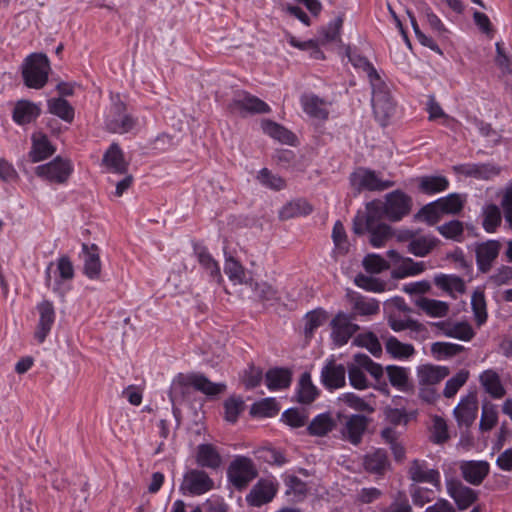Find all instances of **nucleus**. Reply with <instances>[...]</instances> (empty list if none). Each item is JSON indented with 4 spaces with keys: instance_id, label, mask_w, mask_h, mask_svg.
<instances>
[{
    "instance_id": "f257e3e1",
    "label": "nucleus",
    "mask_w": 512,
    "mask_h": 512,
    "mask_svg": "<svg viewBox=\"0 0 512 512\" xmlns=\"http://www.w3.org/2000/svg\"><path fill=\"white\" fill-rule=\"evenodd\" d=\"M50 72V63L45 54L32 53L22 64V77L27 87L33 89L43 88Z\"/></svg>"
},
{
    "instance_id": "f03ea898",
    "label": "nucleus",
    "mask_w": 512,
    "mask_h": 512,
    "mask_svg": "<svg viewBox=\"0 0 512 512\" xmlns=\"http://www.w3.org/2000/svg\"><path fill=\"white\" fill-rule=\"evenodd\" d=\"M347 370L351 386L358 390H364L369 387L366 373H369L375 379H379L383 375L382 366L373 362L365 354H356L353 361L348 364Z\"/></svg>"
},
{
    "instance_id": "7ed1b4c3",
    "label": "nucleus",
    "mask_w": 512,
    "mask_h": 512,
    "mask_svg": "<svg viewBox=\"0 0 512 512\" xmlns=\"http://www.w3.org/2000/svg\"><path fill=\"white\" fill-rule=\"evenodd\" d=\"M74 277V267L67 256H62L55 263L50 262L45 269V284L54 293L64 295V282L71 281Z\"/></svg>"
},
{
    "instance_id": "20e7f679",
    "label": "nucleus",
    "mask_w": 512,
    "mask_h": 512,
    "mask_svg": "<svg viewBox=\"0 0 512 512\" xmlns=\"http://www.w3.org/2000/svg\"><path fill=\"white\" fill-rule=\"evenodd\" d=\"M105 124L113 133H127L135 126V121L125 113V104L119 96L111 97V105L105 114Z\"/></svg>"
},
{
    "instance_id": "39448f33",
    "label": "nucleus",
    "mask_w": 512,
    "mask_h": 512,
    "mask_svg": "<svg viewBox=\"0 0 512 512\" xmlns=\"http://www.w3.org/2000/svg\"><path fill=\"white\" fill-rule=\"evenodd\" d=\"M227 476L238 490L244 489L257 476V470L251 459L237 456L229 465Z\"/></svg>"
},
{
    "instance_id": "423d86ee",
    "label": "nucleus",
    "mask_w": 512,
    "mask_h": 512,
    "mask_svg": "<svg viewBox=\"0 0 512 512\" xmlns=\"http://www.w3.org/2000/svg\"><path fill=\"white\" fill-rule=\"evenodd\" d=\"M73 172V165L70 160L56 157L52 161L39 165L35 169V173L43 180L63 184Z\"/></svg>"
},
{
    "instance_id": "0eeeda50",
    "label": "nucleus",
    "mask_w": 512,
    "mask_h": 512,
    "mask_svg": "<svg viewBox=\"0 0 512 512\" xmlns=\"http://www.w3.org/2000/svg\"><path fill=\"white\" fill-rule=\"evenodd\" d=\"M229 109L232 113L241 116L270 112V107L267 103L246 91H238L235 93L229 104Z\"/></svg>"
},
{
    "instance_id": "6e6552de",
    "label": "nucleus",
    "mask_w": 512,
    "mask_h": 512,
    "mask_svg": "<svg viewBox=\"0 0 512 512\" xmlns=\"http://www.w3.org/2000/svg\"><path fill=\"white\" fill-rule=\"evenodd\" d=\"M213 486L214 482L206 472L190 469L183 476L180 491L184 495L198 496L209 492Z\"/></svg>"
},
{
    "instance_id": "1a4fd4ad",
    "label": "nucleus",
    "mask_w": 512,
    "mask_h": 512,
    "mask_svg": "<svg viewBox=\"0 0 512 512\" xmlns=\"http://www.w3.org/2000/svg\"><path fill=\"white\" fill-rule=\"evenodd\" d=\"M351 185L357 190L382 191L394 186L390 180H382L370 169L359 168L350 177Z\"/></svg>"
},
{
    "instance_id": "9d476101",
    "label": "nucleus",
    "mask_w": 512,
    "mask_h": 512,
    "mask_svg": "<svg viewBox=\"0 0 512 512\" xmlns=\"http://www.w3.org/2000/svg\"><path fill=\"white\" fill-rule=\"evenodd\" d=\"M411 198L400 190L386 195L383 214L390 221H399L411 210Z\"/></svg>"
},
{
    "instance_id": "9b49d317",
    "label": "nucleus",
    "mask_w": 512,
    "mask_h": 512,
    "mask_svg": "<svg viewBox=\"0 0 512 512\" xmlns=\"http://www.w3.org/2000/svg\"><path fill=\"white\" fill-rule=\"evenodd\" d=\"M278 492V483L273 479H260L246 495L249 506L260 507L271 502Z\"/></svg>"
},
{
    "instance_id": "f8f14e48",
    "label": "nucleus",
    "mask_w": 512,
    "mask_h": 512,
    "mask_svg": "<svg viewBox=\"0 0 512 512\" xmlns=\"http://www.w3.org/2000/svg\"><path fill=\"white\" fill-rule=\"evenodd\" d=\"M413 484L428 483L437 491L441 490V475L437 469L430 468L425 460L415 459L408 469Z\"/></svg>"
},
{
    "instance_id": "ddd939ff",
    "label": "nucleus",
    "mask_w": 512,
    "mask_h": 512,
    "mask_svg": "<svg viewBox=\"0 0 512 512\" xmlns=\"http://www.w3.org/2000/svg\"><path fill=\"white\" fill-rule=\"evenodd\" d=\"M372 106L376 117L386 118L393 111V103L386 85L379 80H371Z\"/></svg>"
},
{
    "instance_id": "4468645a",
    "label": "nucleus",
    "mask_w": 512,
    "mask_h": 512,
    "mask_svg": "<svg viewBox=\"0 0 512 512\" xmlns=\"http://www.w3.org/2000/svg\"><path fill=\"white\" fill-rule=\"evenodd\" d=\"M331 337L335 345H345L351 336L357 331L358 326L354 324L345 313H338L331 321Z\"/></svg>"
},
{
    "instance_id": "2eb2a0df",
    "label": "nucleus",
    "mask_w": 512,
    "mask_h": 512,
    "mask_svg": "<svg viewBox=\"0 0 512 512\" xmlns=\"http://www.w3.org/2000/svg\"><path fill=\"white\" fill-rule=\"evenodd\" d=\"M453 414L460 426H470L478 414V399L475 392L462 396Z\"/></svg>"
},
{
    "instance_id": "dca6fc26",
    "label": "nucleus",
    "mask_w": 512,
    "mask_h": 512,
    "mask_svg": "<svg viewBox=\"0 0 512 512\" xmlns=\"http://www.w3.org/2000/svg\"><path fill=\"white\" fill-rule=\"evenodd\" d=\"M300 103L303 111L311 118L326 121L329 118L331 103L313 93L301 96Z\"/></svg>"
},
{
    "instance_id": "f3484780",
    "label": "nucleus",
    "mask_w": 512,
    "mask_h": 512,
    "mask_svg": "<svg viewBox=\"0 0 512 512\" xmlns=\"http://www.w3.org/2000/svg\"><path fill=\"white\" fill-rule=\"evenodd\" d=\"M446 486L448 495L455 501L459 510L467 509L477 500L476 492L461 482L448 480Z\"/></svg>"
},
{
    "instance_id": "a211bd4d",
    "label": "nucleus",
    "mask_w": 512,
    "mask_h": 512,
    "mask_svg": "<svg viewBox=\"0 0 512 512\" xmlns=\"http://www.w3.org/2000/svg\"><path fill=\"white\" fill-rule=\"evenodd\" d=\"M37 310L39 312V322L35 331V338L39 343H42L50 333L55 321V310L52 302L47 300L38 304Z\"/></svg>"
},
{
    "instance_id": "6ab92c4d",
    "label": "nucleus",
    "mask_w": 512,
    "mask_h": 512,
    "mask_svg": "<svg viewBox=\"0 0 512 512\" xmlns=\"http://www.w3.org/2000/svg\"><path fill=\"white\" fill-rule=\"evenodd\" d=\"M81 257L84 274L92 280L98 279L101 273L99 249L95 244H83Z\"/></svg>"
},
{
    "instance_id": "aec40b11",
    "label": "nucleus",
    "mask_w": 512,
    "mask_h": 512,
    "mask_svg": "<svg viewBox=\"0 0 512 512\" xmlns=\"http://www.w3.org/2000/svg\"><path fill=\"white\" fill-rule=\"evenodd\" d=\"M434 325L446 337L469 341L474 336V331L467 322L440 321Z\"/></svg>"
},
{
    "instance_id": "412c9836",
    "label": "nucleus",
    "mask_w": 512,
    "mask_h": 512,
    "mask_svg": "<svg viewBox=\"0 0 512 512\" xmlns=\"http://www.w3.org/2000/svg\"><path fill=\"white\" fill-rule=\"evenodd\" d=\"M457 173L474 177L479 180H489L500 173L499 167L493 164H461L453 168Z\"/></svg>"
},
{
    "instance_id": "4be33fe9",
    "label": "nucleus",
    "mask_w": 512,
    "mask_h": 512,
    "mask_svg": "<svg viewBox=\"0 0 512 512\" xmlns=\"http://www.w3.org/2000/svg\"><path fill=\"white\" fill-rule=\"evenodd\" d=\"M41 113L39 104L29 100H19L16 102L12 119L18 125H26L35 121Z\"/></svg>"
},
{
    "instance_id": "5701e85b",
    "label": "nucleus",
    "mask_w": 512,
    "mask_h": 512,
    "mask_svg": "<svg viewBox=\"0 0 512 512\" xmlns=\"http://www.w3.org/2000/svg\"><path fill=\"white\" fill-rule=\"evenodd\" d=\"M346 369L341 364L329 361L321 371V380L329 389H338L345 385Z\"/></svg>"
},
{
    "instance_id": "b1692460",
    "label": "nucleus",
    "mask_w": 512,
    "mask_h": 512,
    "mask_svg": "<svg viewBox=\"0 0 512 512\" xmlns=\"http://www.w3.org/2000/svg\"><path fill=\"white\" fill-rule=\"evenodd\" d=\"M195 255L201 267L208 274L211 281L220 284L223 281L219 263L213 258L206 247L195 246Z\"/></svg>"
},
{
    "instance_id": "393cba45",
    "label": "nucleus",
    "mask_w": 512,
    "mask_h": 512,
    "mask_svg": "<svg viewBox=\"0 0 512 512\" xmlns=\"http://www.w3.org/2000/svg\"><path fill=\"white\" fill-rule=\"evenodd\" d=\"M449 375V369L445 366L424 364L417 368L419 385H433L440 383Z\"/></svg>"
},
{
    "instance_id": "a878e982",
    "label": "nucleus",
    "mask_w": 512,
    "mask_h": 512,
    "mask_svg": "<svg viewBox=\"0 0 512 512\" xmlns=\"http://www.w3.org/2000/svg\"><path fill=\"white\" fill-rule=\"evenodd\" d=\"M489 463L486 461H468L461 465L464 479L473 484L479 485L489 473Z\"/></svg>"
},
{
    "instance_id": "bb28decb",
    "label": "nucleus",
    "mask_w": 512,
    "mask_h": 512,
    "mask_svg": "<svg viewBox=\"0 0 512 512\" xmlns=\"http://www.w3.org/2000/svg\"><path fill=\"white\" fill-rule=\"evenodd\" d=\"M415 305L429 317L442 318L449 312V304L445 301L419 296L415 299Z\"/></svg>"
},
{
    "instance_id": "cd10ccee",
    "label": "nucleus",
    "mask_w": 512,
    "mask_h": 512,
    "mask_svg": "<svg viewBox=\"0 0 512 512\" xmlns=\"http://www.w3.org/2000/svg\"><path fill=\"white\" fill-rule=\"evenodd\" d=\"M499 250L500 243L496 240H489L477 246V263L482 271L489 269L492 261L498 256Z\"/></svg>"
},
{
    "instance_id": "c85d7f7f",
    "label": "nucleus",
    "mask_w": 512,
    "mask_h": 512,
    "mask_svg": "<svg viewBox=\"0 0 512 512\" xmlns=\"http://www.w3.org/2000/svg\"><path fill=\"white\" fill-rule=\"evenodd\" d=\"M419 191L433 195L448 189L449 181L442 175H426L417 178Z\"/></svg>"
},
{
    "instance_id": "c756f323",
    "label": "nucleus",
    "mask_w": 512,
    "mask_h": 512,
    "mask_svg": "<svg viewBox=\"0 0 512 512\" xmlns=\"http://www.w3.org/2000/svg\"><path fill=\"white\" fill-rule=\"evenodd\" d=\"M196 463L204 468L217 469L221 465V456L211 444H200L196 451Z\"/></svg>"
},
{
    "instance_id": "7c9ffc66",
    "label": "nucleus",
    "mask_w": 512,
    "mask_h": 512,
    "mask_svg": "<svg viewBox=\"0 0 512 512\" xmlns=\"http://www.w3.org/2000/svg\"><path fill=\"white\" fill-rule=\"evenodd\" d=\"M54 152L55 149L44 134H33L32 149L30 151V158L32 162H40L50 157Z\"/></svg>"
},
{
    "instance_id": "2f4dec72",
    "label": "nucleus",
    "mask_w": 512,
    "mask_h": 512,
    "mask_svg": "<svg viewBox=\"0 0 512 512\" xmlns=\"http://www.w3.org/2000/svg\"><path fill=\"white\" fill-rule=\"evenodd\" d=\"M366 426V417L362 415H352L345 423V427L342 431L343 436L351 443L357 444L360 442Z\"/></svg>"
},
{
    "instance_id": "473e14b6",
    "label": "nucleus",
    "mask_w": 512,
    "mask_h": 512,
    "mask_svg": "<svg viewBox=\"0 0 512 512\" xmlns=\"http://www.w3.org/2000/svg\"><path fill=\"white\" fill-rule=\"evenodd\" d=\"M388 256L395 264L400 262L397 271L399 277L415 276L424 271L425 265L423 262H414L410 258L402 259L395 250L388 251Z\"/></svg>"
},
{
    "instance_id": "72a5a7b5",
    "label": "nucleus",
    "mask_w": 512,
    "mask_h": 512,
    "mask_svg": "<svg viewBox=\"0 0 512 512\" xmlns=\"http://www.w3.org/2000/svg\"><path fill=\"white\" fill-rule=\"evenodd\" d=\"M434 282L454 298L465 292V282L458 276L440 274L435 276Z\"/></svg>"
},
{
    "instance_id": "f704fd0d",
    "label": "nucleus",
    "mask_w": 512,
    "mask_h": 512,
    "mask_svg": "<svg viewBox=\"0 0 512 512\" xmlns=\"http://www.w3.org/2000/svg\"><path fill=\"white\" fill-rule=\"evenodd\" d=\"M386 352L394 359L407 360L415 354L412 344L403 343L394 336H389L385 341Z\"/></svg>"
},
{
    "instance_id": "c9c22d12",
    "label": "nucleus",
    "mask_w": 512,
    "mask_h": 512,
    "mask_svg": "<svg viewBox=\"0 0 512 512\" xmlns=\"http://www.w3.org/2000/svg\"><path fill=\"white\" fill-rule=\"evenodd\" d=\"M292 375L288 369L273 368L267 371L265 380L269 390L285 389L291 384Z\"/></svg>"
},
{
    "instance_id": "e433bc0d",
    "label": "nucleus",
    "mask_w": 512,
    "mask_h": 512,
    "mask_svg": "<svg viewBox=\"0 0 512 512\" xmlns=\"http://www.w3.org/2000/svg\"><path fill=\"white\" fill-rule=\"evenodd\" d=\"M103 164L113 173H124L127 169L123 153L117 144H112L106 151Z\"/></svg>"
},
{
    "instance_id": "4c0bfd02",
    "label": "nucleus",
    "mask_w": 512,
    "mask_h": 512,
    "mask_svg": "<svg viewBox=\"0 0 512 512\" xmlns=\"http://www.w3.org/2000/svg\"><path fill=\"white\" fill-rule=\"evenodd\" d=\"M312 211L313 208L308 201L305 199H296L282 207L279 212V217L282 220H288L299 216L309 215Z\"/></svg>"
},
{
    "instance_id": "58836bf2",
    "label": "nucleus",
    "mask_w": 512,
    "mask_h": 512,
    "mask_svg": "<svg viewBox=\"0 0 512 512\" xmlns=\"http://www.w3.org/2000/svg\"><path fill=\"white\" fill-rule=\"evenodd\" d=\"M193 388L192 383H190V374L177 375L170 386L169 397L173 405L181 402L187 394H189L190 389Z\"/></svg>"
},
{
    "instance_id": "ea45409f",
    "label": "nucleus",
    "mask_w": 512,
    "mask_h": 512,
    "mask_svg": "<svg viewBox=\"0 0 512 512\" xmlns=\"http://www.w3.org/2000/svg\"><path fill=\"white\" fill-rule=\"evenodd\" d=\"M261 126L265 134L281 143L292 145L295 142V135L276 122L264 120Z\"/></svg>"
},
{
    "instance_id": "a19ab883",
    "label": "nucleus",
    "mask_w": 512,
    "mask_h": 512,
    "mask_svg": "<svg viewBox=\"0 0 512 512\" xmlns=\"http://www.w3.org/2000/svg\"><path fill=\"white\" fill-rule=\"evenodd\" d=\"M480 382L485 391L493 398H502L505 389L500 381L499 375L493 370H486L480 375Z\"/></svg>"
},
{
    "instance_id": "79ce46f5",
    "label": "nucleus",
    "mask_w": 512,
    "mask_h": 512,
    "mask_svg": "<svg viewBox=\"0 0 512 512\" xmlns=\"http://www.w3.org/2000/svg\"><path fill=\"white\" fill-rule=\"evenodd\" d=\"M373 204L368 206L369 215L367 217L366 226L371 233L370 242L373 247L380 248L384 245L385 241L390 235V227L386 224H379L374 227L372 222L371 207Z\"/></svg>"
},
{
    "instance_id": "37998d69",
    "label": "nucleus",
    "mask_w": 512,
    "mask_h": 512,
    "mask_svg": "<svg viewBox=\"0 0 512 512\" xmlns=\"http://www.w3.org/2000/svg\"><path fill=\"white\" fill-rule=\"evenodd\" d=\"M224 272L228 276L229 280L235 285H248L250 282L246 278L245 268L232 256L226 257Z\"/></svg>"
},
{
    "instance_id": "c03bdc74",
    "label": "nucleus",
    "mask_w": 512,
    "mask_h": 512,
    "mask_svg": "<svg viewBox=\"0 0 512 512\" xmlns=\"http://www.w3.org/2000/svg\"><path fill=\"white\" fill-rule=\"evenodd\" d=\"M49 113L59 117L65 122L71 123L74 119V108L63 98H52L48 100Z\"/></svg>"
},
{
    "instance_id": "a18cd8bd",
    "label": "nucleus",
    "mask_w": 512,
    "mask_h": 512,
    "mask_svg": "<svg viewBox=\"0 0 512 512\" xmlns=\"http://www.w3.org/2000/svg\"><path fill=\"white\" fill-rule=\"evenodd\" d=\"M482 226L488 233L496 231L501 224L502 216L500 208L495 204H487L482 208Z\"/></svg>"
},
{
    "instance_id": "49530a36",
    "label": "nucleus",
    "mask_w": 512,
    "mask_h": 512,
    "mask_svg": "<svg viewBox=\"0 0 512 512\" xmlns=\"http://www.w3.org/2000/svg\"><path fill=\"white\" fill-rule=\"evenodd\" d=\"M190 383L194 389L209 396L220 394L225 389L224 384L213 383L201 374H190Z\"/></svg>"
},
{
    "instance_id": "de8ad7c7",
    "label": "nucleus",
    "mask_w": 512,
    "mask_h": 512,
    "mask_svg": "<svg viewBox=\"0 0 512 512\" xmlns=\"http://www.w3.org/2000/svg\"><path fill=\"white\" fill-rule=\"evenodd\" d=\"M437 239L431 235L414 237L408 245V251L417 256L424 257L436 246Z\"/></svg>"
},
{
    "instance_id": "09e8293b",
    "label": "nucleus",
    "mask_w": 512,
    "mask_h": 512,
    "mask_svg": "<svg viewBox=\"0 0 512 512\" xmlns=\"http://www.w3.org/2000/svg\"><path fill=\"white\" fill-rule=\"evenodd\" d=\"M353 345L366 348L375 357H379L382 354V346L377 336L370 331L359 333L353 339Z\"/></svg>"
},
{
    "instance_id": "8fccbe9b",
    "label": "nucleus",
    "mask_w": 512,
    "mask_h": 512,
    "mask_svg": "<svg viewBox=\"0 0 512 512\" xmlns=\"http://www.w3.org/2000/svg\"><path fill=\"white\" fill-rule=\"evenodd\" d=\"M317 396V389L312 384L311 376L309 373L302 374L298 388H297V399L301 403H311Z\"/></svg>"
},
{
    "instance_id": "3c124183",
    "label": "nucleus",
    "mask_w": 512,
    "mask_h": 512,
    "mask_svg": "<svg viewBox=\"0 0 512 512\" xmlns=\"http://www.w3.org/2000/svg\"><path fill=\"white\" fill-rule=\"evenodd\" d=\"M365 468L373 473H382L388 466L386 452L382 449H377L365 456Z\"/></svg>"
},
{
    "instance_id": "603ef678",
    "label": "nucleus",
    "mask_w": 512,
    "mask_h": 512,
    "mask_svg": "<svg viewBox=\"0 0 512 512\" xmlns=\"http://www.w3.org/2000/svg\"><path fill=\"white\" fill-rule=\"evenodd\" d=\"M387 374L393 387L400 391H406L409 388V372L406 368L398 366H388Z\"/></svg>"
},
{
    "instance_id": "864d4df0",
    "label": "nucleus",
    "mask_w": 512,
    "mask_h": 512,
    "mask_svg": "<svg viewBox=\"0 0 512 512\" xmlns=\"http://www.w3.org/2000/svg\"><path fill=\"white\" fill-rule=\"evenodd\" d=\"M334 427V421L329 414L317 415L309 424V434L313 436H324Z\"/></svg>"
},
{
    "instance_id": "5fc2aeb1",
    "label": "nucleus",
    "mask_w": 512,
    "mask_h": 512,
    "mask_svg": "<svg viewBox=\"0 0 512 512\" xmlns=\"http://www.w3.org/2000/svg\"><path fill=\"white\" fill-rule=\"evenodd\" d=\"M471 306L475 321L478 326H481L487 320L486 301L482 290L477 289L473 292L471 297Z\"/></svg>"
},
{
    "instance_id": "6e6d98bb",
    "label": "nucleus",
    "mask_w": 512,
    "mask_h": 512,
    "mask_svg": "<svg viewBox=\"0 0 512 512\" xmlns=\"http://www.w3.org/2000/svg\"><path fill=\"white\" fill-rule=\"evenodd\" d=\"M437 205L441 208L442 214H457L464 205V199L459 194H449L436 200Z\"/></svg>"
},
{
    "instance_id": "4d7b16f0",
    "label": "nucleus",
    "mask_w": 512,
    "mask_h": 512,
    "mask_svg": "<svg viewBox=\"0 0 512 512\" xmlns=\"http://www.w3.org/2000/svg\"><path fill=\"white\" fill-rule=\"evenodd\" d=\"M463 346L450 342H435L431 346V352L438 360H444L462 351Z\"/></svg>"
},
{
    "instance_id": "13d9d810",
    "label": "nucleus",
    "mask_w": 512,
    "mask_h": 512,
    "mask_svg": "<svg viewBox=\"0 0 512 512\" xmlns=\"http://www.w3.org/2000/svg\"><path fill=\"white\" fill-rule=\"evenodd\" d=\"M279 406L274 398H265L252 405V414L260 417H272L279 411Z\"/></svg>"
},
{
    "instance_id": "bf43d9fd",
    "label": "nucleus",
    "mask_w": 512,
    "mask_h": 512,
    "mask_svg": "<svg viewBox=\"0 0 512 512\" xmlns=\"http://www.w3.org/2000/svg\"><path fill=\"white\" fill-rule=\"evenodd\" d=\"M437 230L446 239H450L456 242H460L463 239L464 227L463 224L458 220H452L441 226H438Z\"/></svg>"
},
{
    "instance_id": "052dcab7",
    "label": "nucleus",
    "mask_w": 512,
    "mask_h": 512,
    "mask_svg": "<svg viewBox=\"0 0 512 512\" xmlns=\"http://www.w3.org/2000/svg\"><path fill=\"white\" fill-rule=\"evenodd\" d=\"M257 180L261 185L272 190H282L286 187L285 180L271 173L267 168H263L258 172Z\"/></svg>"
},
{
    "instance_id": "680f3d73",
    "label": "nucleus",
    "mask_w": 512,
    "mask_h": 512,
    "mask_svg": "<svg viewBox=\"0 0 512 512\" xmlns=\"http://www.w3.org/2000/svg\"><path fill=\"white\" fill-rule=\"evenodd\" d=\"M326 320V312L321 309L308 312L305 316L304 333L306 337H311L314 331L320 327Z\"/></svg>"
},
{
    "instance_id": "e2e57ef3",
    "label": "nucleus",
    "mask_w": 512,
    "mask_h": 512,
    "mask_svg": "<svg viewBox=\"0 0 512 512\" xmlns=\"http://www.w3.org/2000/svg\"><path fill=\"white\" fill-rule=\"evenodd\" d=\"M469 373L466 370H460L451 377L445 384L443 395L446 398L454 397L459 389L467 382Z\"/></svg>"
},
{
    "instance_id": "0e129e2a",
    "label": "nucleus",
    "mask_w": 512,
    "mask_h": 512,
    "mask_svg": "<svg viewBox=\"0 0 512 512\" xmlns=\"http://www.w3.org/2000/svg\"><path fill=\"white\" fill-rule=\"evenodd\" d=\"M443 216L441 208L437 205V201L431 202L425 205L417 213V218L421 221L426 222L429 225H434Z\"/></svg>"
},
{
    "instance_id": "69168bd1",
    "label": "nucleus",
    "mask_w": 512,
    "mask_h": 512,
    "mask_svg": "<svg viewBox=\"0 0 512 512\" xmlns=\"http://www.w3.org/2000/svg\"><path fill=\"white\" fill-rule=\"evenodd\" d=\"M255 295L263 301H274L278 299L277 290L267 282H253L250 280L248 284Z\"/></svg>"
},
{
    "instance_id": "338daca9",
    "label": "nucleus",
    "mask_w": 512,
    "mask_h": 512,
    "mask_svg": "<svg viewBox=\"0 0 512 512\" xmlns=\"http://www.w3.org/2000/svg\"><path fill=\"white\" fill-rule=\"evenodd\" d=\"M354 282L358 287L375 293L383 292L386 287V283L384 281L364 274L357 275Z\"/></svg>"
},
{
    "instance_id": "774afa93",
    "label": "nucleus",
    "mask_w": 512,
    "mask_h": 512,
    "mask_svg": "<svg viewBox=\"0 0 512 512\" xmlns=\"http://www.w3.org/2000/svg\"><path fill=\"white\" fill-rule=\"evenodd\" d=\"M448 437L446 421L439 416H434L431 425V441L436 444H441L445 442Z\"/></svg>"
}]
</instances>
